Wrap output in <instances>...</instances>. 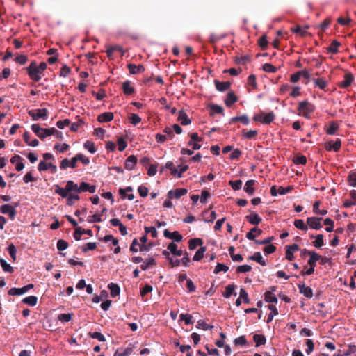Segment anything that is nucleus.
Here are the masks:
<instances>
[{
  "label": "nucleus",
  "instance_id": "f257e3e1",
  "mask_svg": "<svg viewBox=\"0 0 356 356\" xmlns=\"http://www.w3.org/2000/svg\"><path fill=\"white\" fill-rule=\"evenodd\" d=\"M75 192L79 193V185L73 181H67L65 188H61L58 185L55 186V193L60 195L63 198H66L67 193Z\"/></svg>",
  "mask_w": 356,
  "mask_h": 356
},
{
  "label": "nucleus",
  "instance_id": "f03ea898",
  "mask_svg": "<svg viewBox=\"0 0 356 356\" xmlns=\"http://www.w3.org/2000/svg\"><path fill=\"white\" fill-rule=\"evenodd\" d=\"M31 129L41 140H44L46 137L54 134H60V132L54 127L44 129L40 127L39 124H32Z\"/></svg>",
  "mask_w": 356,
  "mask_h": 356
},
{
  "label": "nucleus",
  "instance_id": "7ed1b4c3",
  "mask_svg": "<svg viewBox=\"0 0 356 356\" xmlns=\"http://www.w3.org/2000/svg\"><path fill=\"white\" fill-rule=\"evenodd\" d=\"M26 70L29 78L33 81H39L41 79L42 72L38 67L36 61L33 60L28 67H26Z\"/></svg>",
  "mask_w": 356,
  "mask_h": 356
},
{
  "label": "nucleus",
  "instance_id": "20e7f679",
  "mask_svg": "<svg viewBox=\"0 0 356 356\" xmlns=\"http://www.w3.org/2000/svg\"><path fill=\"white\" fill-rule=\"evenodd\" d=\"M314 105L309 102L307 100L300 102L298 104V111L306 118H309L310 115L314 111Z\"/></svg>",
  "mask_w": 356,
  "mask_h": 356
},
{
  "label": "nucleus",
  "instance_id": "39448f33",
  "mask_svg": "<svg viewBox=\"0 0 356 356\" xmlns=\"http://www.w3.org/2000/svg\"><path fill=\"white\" fill-rule=\"evenodd\" d=\"M275 116L273 112H270L268 113L261 112L260 113L255 115L253 117V120L259 122L263 124H268L275 120Z\"/></svg>",
  "mask_w": 356,
  "mask_h": 356
},
{
  "label": "nucleus",
  "instance_id": "423d86ee",
  "mask_svg": "<svg viewBox=\"0 0 356 356\" xmlns=\"http://www.w3.org/2000/svg\"><path fill=\"white\" fill-rule=\"evenodd\" d=\"M33 120H38L42 119L45 120L47 118L48 111L47 108L30 110L28 112Z\"/></svg>",
  "mask_w": 356,
  "mask_h": 356
},
{
  "label": "nucleus",
  "instance_id": "0eeeda50",
  "mask_svg": "<svg viewBox=\"0 0 356 356\" xmlns=\"http://www.w3.org/2000/svg\"><path fill=\"white\" fill-rule=\"evenodd\" d=\"M321 220L322 218L309 217L307 218V224L311 229L319 230L323 227Z\"/></svg>",
  "mask_w": 356,
  "mask_h": 356
},
{
  "label": "nucleus",
  "instance_id": "6e6552de",
  "mask_svg": "<svg viewBox=\"0 0 356 356\" xmlns=\"http://www.w3.org/2000/svg\"><path fill=\"white\" fill-rule=\"evenodd\" d=\"M0 211L3 214H8L12 220H13L16 216L15 209L10 204L2 205L0 207Z\"/></svg>",
  "mask_w": 356,
  "mask_h": 356
},
{
  "label": "nucleus",
  "instance_id": "1a4fd4ad",
  "mask_svg": "<svg viewBox=\"0 0 356 356\" xmlns=\"http://www.w3.org/2000/svg\"><path fill=\"white\" fill-rule=\"evenodd\" d=\"M300 293L303 294L307 298H312L313 297V291L309 286H306L303 282H300L298 284Z\"/></svg>",
  "mask_w": 356,
  "mask_h": 356
},
{
  "label": "nucleus",
  "instance_id": "9d476101",
  "mask_svg": "<svg viewBox=\"0 0 356 356\" xmlns=\"http://www.w3.org/2000/svg\"><path fill=\"white\" fill-rule=\"evenodd\" d=\"M188 191L186 188H177L175 190H170L168 193V197L170 200L172 198L179 199L181 196L186 195Z\"/></svg>",
  "mask_w": 356,
  "mask_h": 356
},
{
  "label": "nucleus",
  "instance_id": "9b49d317",
  "mask_svg": "<svg viewBox=\"0 0 356 356\" xmlns=\"http://www.w3.org/2000/svg\"><path fill=\"white\" fill-rule=\"evenodd\" d=\"M39 171H45L48 169H50L51 172L55 173L57 171V167L56 165H54L51 163H47L45 161H41L38 166Z\"/></svg>",
  "mask_w": 356,
  "mask_h": 356
},
{
  "label": "nucleus",
  "instance_id": "f8f14e48",
  "mask_svg": "<svg viewBox=\"0 0 356 356\" xmlns=\"http://www.w3.org/2000/svg\"><path fill=\"white\" fill-rule=\"evenodd\" d=\"M163 235L165 238L172 239L176 242H180L183 238V236L177 231L170 232L168 229H165Z\"/></svg>",
  "mask_w": 356,
  "mask_h": 356
},
{
  "label": "nucleus",
  "instance_id": "ddd939ff",
  "mask_svg": "<svg viewBox=\"0 0 356 356\" xmlns=\"http://www.w3.org/2000/svg\"><path fill=\"white\" fill-rule=\"evenodd\" d=\"M95 191L96 186L95 185H91L84 181L81 182L79 184V193L87 191L90 193H94Z\"/></svg>",
  "mask_w": 356,
  "mask_h": 356
},
{
  "label": "nucleus",
  "instance_id": "4468645a",
  "mask_svg": "<svg viewBox=\"0 0 356 356\" xmlns=\"http://www.w3.org/2000/svg\"><path fill=\"white\" fill-rule=\"evenodd\" d=\"M137 158L134 155H130L127 157L125 161L124 167L128 170H132L134 169L135 165L137 163Z\"/></svg>",
  "mask_w": 356,
  "mask_h": 356
},
{
  "label": "nucleus",
  "instance_id": "2eb2a0df",
  "mask_svg": "<svg viewBox=\"0 0 356 356\" xmlns=\"http://www.w3.org/2000/svg\"><path fill=\"white\" fill-rule=\"evenodd\" d=\"M127 68L131 74H139L145 71V67L142 65H136L135 64L130 63L127 65Z\"/></svg>",
  "mask_w": 356,
  "mask_h": 356
},
{
  "label": "nucleus",
  "instance_id": "dca6fc26",
  "mask_svg": "<svg viewBox=\"0 0 356 356\" xmlns=\"http://www.w3.org/2000/svg\"><path fill=\"white\" fill-rule=\"evenodd\" d=\"M216 88L220 92H224L229 89L231 83L229 81L221 82L218 80L214 81Z\"/></svg>",
  "mask_w": 356,
  "mask_h": 356
},
{
  "label": "nucleus",
  "instance_id": "f3484780",
  "mask_svg": "<svg viewBox=\"0 0 356 356\" xmlns=\"http://www.w3.org/2000/svg\"><path fill=\"white\" fill-rule=\"evenodd\" d=\"M238 97L234 94V92H229L227 95V97L225 99V104L227 106L231 107L235 102L238 101Z\"/></svg>",
  "mask_w": 356,
  "mask_h": 356
},
{
  "label": "nucleus",
  "instance_id": "a211bd4d",
  "mask_svg": "<svg viewBox=\"0 0 356 356\" xmlns=\"http://www.w3.org/2000/svg\"><path fill=\"white\" fill-rule=\"evenodd\" d=\"M177 120L184 126L188 125L191 123V119L188 118L187 114L182 110L178 113Z\"/></svg>",
  "mask_w": 356,
  "mask_h": 356
},
{
  "label": "nucleus",
  "instance_id": "6ab92c4d",
  "mask_svg": "<svg viewBox=\"0 0 356 356\" xmlns=\"http://www.w3.org/2000/svg\"><path fill=\"white\" fill-rule=\"evenodd\" d=\"M245 218L250 224L254 225H259L262 220L259 216L256 213H252L246 216Z\"/></svg>",
  "mask_w": 356,
  "mask_h": 356
},
{
  "label": "nucleus",
  "instance_id": "aec40b11",
  "mask_svg": "<svg viewBox=\"0 0 356 356\" xmlns=\"http://www.w3.org/2000/svg\"><path fill=\"white\" fill-rule=\"evenodd\" d=\"M354 80L353 74L350 72L346 73L344 76V80L340 83L339 86L343 88H348Z\"/></svg>",
  "mask_w": 356,
  "mask_h": 356
},
{
  "label": "nucleus",
  "instance_id": "412c9836",
  "mask_svg": "<svg viewBox=\"0 0 356 356\" xmlns=\"http://www.w3.org/2000/svg\"><path fill=\"white\" fill-rule=\"evenodd\" d=\"M114 118L113 113L111 112H106L104 113L100 114L97 117V120L99 122L103 123V122H108L113 120Z\"/></svg>",
  "mask_w": 356,
  "mask_h": 356
},
{
  "label": "nucleus",
  "instance_id": "4be33fe9",
  "mask_svg": "<svg viewBox=\"0 0 356 356\" xmlns=\"http://www.w3.org/2000/svg\"><path fill=\"white\" fill-rule=\"evenodd\" d=\"M255 181L253 179L248 180L244 186V191L250 195H252L254 193Z\"/></svg>",
  "mask_w": 356,
  "mask_h": 356
},
{
  "label": "nucleus",
  "instance_id": "5701e85b",
  "mask_svg": "<svg viewBox=\"0 0 356 356\" xmlns=\"http://www.w3.org/2000/svg\"><path fill=\"white\" fill-rule=\"evenodd\" d=\"M248 260L255 261L263 266H266V263L259 252H254L253 255L248 257Z\"/></svg>",
  "mask_w": 356,
  "mask_h": 356
},
{
  "label": "nucleus",
  "instance_id": "b1692460",
  "mask_svg": "<svg viewBox=\"0 0 356 356\" xmlns=\"http://www.w3.org/2000/svg\"><path fill=\"white\" fill-rule=\"evenodd\" d=\"M255 232L257 233V236H259L262 234L263 231L260 229H259L257 227H254L250 229L249 232L246 234V238L248 240L250 241H254L255 240Z\"/></svg>",
  "mask_w": 356,
  "mask_h": 356
},
{
  "label": "nucleus",
  "instance_id": "393cba45",
  "mask_svg": "<svg viewBox=\"0 0 356 356\" xmlns=\"http://www.w3.org/2000/svg\"><path fill=\"white\" fill-rule=\"evenodd\" d=\"M339 124L334 122L332 121L329 123L328 127L326 129V134L328 135H334L337 131L339 130Z\"/></svg>",
  "mask_w": 356,
  "mask_h": 356
},
{
  "label": "nucleus",
  "instance_id": "a878e982",
  "mask_svg": "<svg viewBox=\"0 0 356 356\" xmlns=\"http://www.w3.org/2000/svg\"><path fill=\"white\" fill-rule=\"evenodd\" d=\"M108 288L109 289V290L111 291V297L115 298V297L118 296V295H120V288L118 284L110 283L108 285Z\"/></svg>",
  "mask_w": 356,
  "mask_h": 356
},
{
  "label": "nucleus",
  "instance_id": "bb28decb",
  "mask_svg": "<svg viewBox=\"0 0 356 356\" xmlns=\"http://www.w3.org/2000/svg\"><path fill=\"white\" fill-rule=\"evenodd\" d=\"M122 90L126 95H132L135 92L134 88L131 86L129 81H126L122 83Z\"/></svg>",
  "mask_w": 356,
  "mask_h": 356
},
{
  "label": "nucleus",
  "instance_id": "cd10ccee",
  "mask_svg": "<svg viewBox=\"0 0 356 356\" xmlns=\"http://www.w3.org/2000/svg\"><path fill=\"white\" fill-rule=\"evenodd\" d=\"M309 256L310 258L307 261V264L311 267L315 268L316 265V261L321 259V255H319L318 254L314 251Z\"/></svg>",
  "mask_w": 356,
  "mask_h": 356
},
{
  "label": "nucleus",
  "instance_id": "c85d7f7f",
  "mask_svg": "<svg viewBox=\"0 0 356 356\" xmlns=\"http://www.w3.org/2000/svg\"><path fill=\"white\" fill-rule=\"evenodd\" d=\"M168 250L175 256H181L183 252L181 250H177V245L175 243H170L168 245Z\"/></svg>",
  "mask_w": 356,
  "mask_h": 356
},
{
  "label": "nucleus",
  "instance_id": "c756f323",
  "mask_svg": "<svg viewBox=\"0 0 356 356\" xmlns=\"http://www.w3.org/2000/svg\"><path fill=\"white\" fill-rule=\"evenodd\" d=\"M236 122H241L243 124H249V118L247 115H243L241 116H236L233 117L230 120V123H234Z\"/></svg>",
  "mask_w": 356,
  "mask_h": 356
},
{
  "label": "nucleus",
  "instance_id": "7c9ffc66",
  "mask_svg": "<svg viewBox=\"0 0 356 356\" xmlns=\"http://www.w3.org/2000/svg\"><path fill=\"white\" fill-rule=\"evenodd\" d=\"M234 284H229L225 287V291L223 293V296L225 298H229L232 295L236 296V293L234 292L235 290Z\"/></svg>",
  "mask_w": 356,
  "mask_h": 356
},
{
  "label": "nucleus",
  "instance_id": "2f4dec72",
  "mask_svg": "<svg viewBox=\"0 0 356 356\" xmlns=\"http://www.w3.org/2000/svg\"><path fill=\"white\" fill-rule=\"evenodd\" d=\"M203 243L201 238H192L188 241V248L190 250H193L196 249L198 245H202Z\"/></svg>",
  "mask_w": 356,
  "mask_h": 356
},
{
  "label": "nucleus",
  "instance_id": "473e14b6",
  "mask_svg": "<svg viewBox=\"0 0 356 356\" xmlns=\"http://www.w3.org/2000/svg\"><path fill=\"white\" fill-rule=\"evenodd\" d=\"M253 340L256 343V346L258 347L261 345H264L266 342V339L264 335L255 334L253 336Z\"/></svg>",
  "mask_w": 356,
  "mask_h": 356
},
{
  "label": "nucleus",
  "instance_id": "72a5a7b5",
  "mask_svg": "<svg viewBox=\"0 0 356 356\" xmlns=\"http://www.w3.org/2000/svg\"><path fill=\"white\" fill-rule=\"evenodd\" d=\"M316 87L321 90H325L327 86V81L323 78L313 79Z\"/></svg>",
  "mask_w": 356,
  "mask_h": 356
},
{
  "label": "nucleus",
  "instance_id": "f704fd0d",
  "mask_svg": "<svg viewBox=\"0 0 356 356\" xmlns=\"http://www.w3.org/2000/svg\"><path fill=\"white\" fill-rule=\"evenodd\" d=\"M156 264V263L154 258H149L140 265V268L143 270H147L150 266H155Z\"/></svg>",
  "mask_w": 356,
  "mask_h": 356
},
{
  "label": "nucleus",
  "instance_id": "c9c22d12",
  "mask_svg": "<svg viewBox=\"0 0 356 356\" xmlns=\"http://www.w3.org/2000/svg\"><path fill=\"white\" fill-rule=\"evenodd\" d=\"M264 300L266 302H272V303H277L278 301L277 297L273 293H272V291H266L265 292Z\"/></svg>",
  "mask_w": 356,
  "mask_h": 356
},
{
  "label": "nucleus",
  "instance_id": "e433bc0d",
  "mask_svg": "<svg viewBox=\"0 0 356 356\" xmlns=\"http://www.w3.org/2000/svg\"><path fill=\"white\" fill-rule=\"evenodd\" d=\"M321 204L320 201H316L313 204V211L318 215L325 216L327 213V211L325 209L319 210V206Z\"/></svg>",
  "mask_w": 356,
  "mask_h": 356
},
{
  "label": "nucleus",
  "instance_id": "4c0bfd02",
  "mask_svg": "<svg viewBox=\"0 0 356 356\" xmlns=\"http://www.w3.org/2000/svg\"><path fill=\"white\" fill-rule=\"evenodd\" d=\"M26 293V289H24V287H22V288H15V287H13V288H11L9 291H8V294L10 296H20V295H22L24 293Z\"/></svg>",
  "mask_w": 356,
  "mask_h": 356
},
{
  "label": "nucleus",
  "instance_id": "58836bf2",
  "mask_svg": "<svg viewBox=\"0 0 356 356\" xmlns=\"http://www.w3.org/2000/svg\"><path fill=\"white\" fill-rule=\"evenodd\" d=\"M340 45V42L334 40L331 42L330 47L327 48V51L332 54H337L339 52L338 47Z\"/></svg>",
  "mask_w": 356,
  "mask_h": 356
},
{
  "label": "nucleus",
  "instance_id": "ea45409f",
  "mask_svg": "<svg viewBox=\"0 0 356 356\" xmlns=\"http://www.w3.org/2000/svg\"><path fill=\"white\" fill-rule=\"evenodd\" d=\"M22 302L30 306H35L38 302V298L35 296H30L23 299Z\"/></svg>",
  "mask_w": 356,
  "mask_h": 356
},
{
  "label": "nucleus",
  "instance_id": "a19ab883",
  "mask_svg": "<svg viewBox=\"0 0 356 356\" xmlns=\"http://www.w3.org/2000/svg\"><path fill=\"white\" fill-rule=\"evenodd\" d=\"M293 162L297 165H305L307 163V158L304 155L297 154L293 157Z\"/></svg>",
  "mask_w": 356,
  "mask_h": 356
},
{
  "label": "nucleus",
  "instance_id": "79ce46f5",
  "mask_svg": "<svg viewBox=\"0 0 356 356\" xmlns=\"http://www.w3.org/2000/svg\"><path fill=\"white\" fill-rule=\"evenodd\" d=\"M348 184L353 187L356 186V171L351 170L348 176Z\"/></svg>",
  "mask_w": 356,
  "mask_h": 356
},
{
  "label": "nucleus",
  "instance_id": "37998d69",
  "mask_svg": "<svg viewBox=\"0 0 356 356\" xmlns=\"http://www.w3.org/2000/svg\"><path fill=\"white\" fill-rule=\"evenodd\" d=\"M206 251V247L201 246L200 248L195 252L193 259L197 261L201 260L204 257V253Z\"/></svg>",
  "mask_w": 356,
  "mask_h": 356
},
{
  "label": "nucleus",
  "instance_id": "c03bdc74",
  "mask_svg": "<svg viewBox=\"0 0 356 356\" xmlns=\"http://www.w3.org/2000/svg\"><path fill=\"white\" fill-rule=\"evenodd\" d=\"M0 264L5 272L12 273L14 271L13 268L2 258H0Z\"/></svg>",
  "mask_w": 356,
  "mask_h": 356
},
{
  "label": "nucleus",
  "instance_id": "a18cd8bd",
  "mask_svg": "<svg viewBox=\"0 0 356 356\" xmlns=\"http://www.w3.org/2000/svg\"><path fill=\"white\" fill-rule=\"evenodd\" d=\"M294 226L302 231H307L308 229V225H306L304 222V221L301 219H298L294 221Z\"/></svg>",
  "mask_w": 356,
  "mask_h": 356
},
{
  "label": "nucleus",
  "instance_id": "49530a36",
  "mask_svg": "<svg viewBox=\"0 0 356 356\" xmlns=\"http://www.w3.org/2000/svg\"><path fill=\"white\" fill-rule=\"evenodd\" d=\"M83 146L85 149H88L91 154H94L97 151L95 143L91 140H86Z\"/></svg>",
  "mask_w": 356,
  "mask_h": 356
},
{
  "label": "nucleus",
  "instance_id": "de8ad7c7",
  "mask_svg": "<svg viewBox=\"0 0 356 356\" xmlns=\"http://www.w3.org/2000/svg\"><path fill=\"white\" fill-rule=\"evenodd\" d=\"M211 108V115H213L214 113L224 114L223 108L221 106L217 104H212L210 106Z\"/></svg>",
  "mask_w": 356,
  "mask_h": 356
},
{
  "label": "nucleus",
  "instance_id": "09e8293b",
  "mask_svg": "<svg viewBox=\"0 0 356 356\" xmlns=\"http://www.w3.org/2000/svg\"><path fill=\"white\" fill-rule=\"evenodd\" d=\"M309 28L308 26H306L304 29H302L301 26H297L294 28L291 29V31L296 33H299L301 36L304 37L307 34V29Z\"/></svg>",
  "mask_w": 356,
  "mask_h": 356
},
{
  "label": "nucleus",
  "instance_id": "8fccbe9b",
  "mask_svg": "<svg viewBox=\"0 0 356 356\" xmlns=\"http://www.w3.org/2000/svg\"><path fill=\"white\" fill-rule=\"evenodd\" d=\"M229 184L231 186L233 190L238 191L242 187V181L240 179L231 180L229 181Z\"/></svg>",
  "mask_w": 356,
  "mask_h": 356
},
{
  "label": "nucleus",
  "instance_id": "3c124183",
  "mask_svg": "<svg viewBox=\"0 0 356 356\" xmlns=\"http://www.w3.org/2000/svg\"><path fill=\"white\" fill-rule=\"evenodd\" d=\"M324 244L323 241V234H318L316 236V240L313 242V245L314 247L319 248L322 247Z\"/></svg>",
  "mask_w": 356,
  "mask_h": 356
},
{
  "label": "nucleus",
  "instance_id": "603ef678",
  "mask_svg": "<svg viewBox=\"0 0 356 356\" xmlns=\"http://www.w3.org/2000/svg\"><path fill=\"white\" fill-rule=\"evenodd\" d=\"M229 270V267L226 265L220 263H218L216 266L215 267L213 273L215 274L219 273L220 271H223L225 273L227 272Z\"/></svg>",
  "mask_w": 356,
  "mask_h": 356
},
{
  "label": "nucleus",
  "instance_id": "864d4df0",
  "mask_svg": "<svg viewBox=\"0 0 356 356\" xmlns=\"http://www.w3.org/2000/svg\"><path fill=\"white\" fill-rule=\"evenodd\" d=\"M179 317H180V320L184 321V322L186 325H190V324L193 323V321H192L193 316L189 314H181Z\"/></svg>",
  "mask_w": 356,
  "mask_h": 356
},
{
  "label": "nucleus",
  "instance_id": "5fc2aeb1",
  "mask_svg": "<svg viewBox=\"0 0 356 356\" xmlns=\"http://www.w3.org/2000/svg\"><path fill=\"white\" fill-rule=\"evenodd\" d=\"M88 334L92 339H96L99 341L104 342L106 341L105 337L99 332H89Z\"/></svg>",
  "mask_w": 356,
  "mask_h": 356
},
{
  "label": "nucleus",
  "instance_id": "6e6d98bb",
  "mask_svg": "<svg viewBox=\"0 0 356 356\" xmlns=\"http://www.w3.org/2000/svg\"><path fill=\"white\" fill-rule=\"evenodd\" d=\"M258 134L257 131L256 130H250L248 131H243V136L248 139H252L255 138Z\"/></svg>",
  "mask_w": 356,
  "mask_h": 356
},
{
  "label": "nucleus",
  "instance_id": "4d7b16f0",
  "mask_svg": "<svg viewBox=\"0 0 356 356\" xmlns=\"http://www.w3.org/2000/svg\"><path fill=\"white\" fill-rule=\"evenodd\" d=\"M323 223L325 225H327L325 230L327 232H331L334 229V221L330 218H326L324 220Z\"/></svg>",
  "mask_w": 356,
  "mask_h": 356
},
{
  "label": "nucleus",
  "instance_id": "13d9d810",
  "mask_svg": "<svg viewBox=\"0 0 356 356\" xmlns=\"http://www.w3.org/2000/svg\"><path fill=\"white\" fill-rule=\"evenodd\" d=\"M197 329H202L203 330H208L213 328V326L207 324L204 321L200 320L197 321V324L196 325Z\"/></svg>",
  "mask_w": 356,
  "mask_h": 356
},
{
  "label": "nucleus",
  "instance_id": "bf43d9fd",
  "mask_svg": "<svg viewBox=\"0 0 356 356\" xmlns=\"http://www.w3.org/2000/svg\"><path fill=\"white\" fill-rule=\"evenodd\" d=\"M262 69L264 71H265L266 72H271V73H275L277 70V68L275 66H274L270 63H265L263 65Z\"/></svg>",
  "mask_w": 356,
  "mask_h": 356
},
{
  "label": "nucleus",
  "instance_id": "052dcab7",
  "mask_svg": "<svg viewBox=\"0 0 356 356\" xmlns=\"http://www.w3.org/2000/svg\"><path fill=\"white\" fill-rule=\"evenodd\" d=\"M305 345L307 346V349L305 352L307 355L311 354L314 349V343L312 339H307L305 342Z\"/></svg>",
  "mask_w": 356,
  "mask_h": 356
},
{
  "label": "nucleus",
  "instance_id": "680f3d73",
  "mask_svg": "<svg viewBox=\"0 0 356 356\" xmlns=\"http://www.w3.org/2000/svg\"><path fill=\"white\" fill-rule=\"evenodd\" d=\"M80 199V197L79 195H75L72 193H67V204L69 206H72L73 204V200H79Z\"/></svg>",
  "mask_w": 356,
  "mask_h": 356
},
{
  "label": "nucleus",
  "instance_id": "e2e57ef3",
  "mask_svg": "<svg viewBox=\"0 0 356 356\" xmlns=\"http://www.w3.org/2000/svg\"><path fill=\"white\" fill-rule=\"evenodd\" d=\"M72 318V314H60L59 316H58V320L63 322V323H67V322H69L70 321H71Z\"/></svg>",
  "mask_w": 356,
  "mask_h": 356
},
{
  "label": "nucleus",
  "instance_id": "0e129e2a",
  "mask_svg": "<svg viewBox=\"0 0 356 356\" xmlns=\"http://www.w3.org/2000/svg\"><path fill=\"white\" fill-rule=\"evenodd\" d=\"M141 244H140L138 243V241L137 238H134L133 241H132V243L130 245V251L132 252H137L138 251V248L140 249V245Z\"/></svg>",
  "mask_w": 356,
  "mask_h": 356
},
{
  "label": "nucleus",
  "instance_id": "69168bd1",
  "mask_svg": "<svg viewBox=\"0 0 356 356\" xmlns=\"http://www.w3.org/2000/svg\"><path fill=\"white\" fill-rule=\"evenodd\" d=\"M97 248V243L95 242H89L86 246L82 248V252H86L88 250H94Z\"/></svg>",
  "mask_w": 356,
  "mask_h": 356
},
{
  "label": "nucleus",
  "instance_id": "338daca9",
  "mask_svg": "<svg viewBox=\"0 0 356 356\" xmlns=\"http://www.w3.org/2000/svg\"><path fill=\"white\" fill-rule=\"evenodd\" d=\"M68 247V243L63 239H60L57 242V248L60 251H63Z\"/></svg>",
  "mask_w": 356,
  "mask_h": 356
},
{
  "label": "nucleus",
  "instance_id": "774afa93",
  "mask_svg": "<svg viewBox=\"0 0 356 356\" xmlns=\"http://www.w3.org/2000/svg\"><path fill=\"white\" fill-rule=\"evenodd\" d=\"M131 351L132 350L130 348H126L123 352H119L118 350H117L114 353L113 356H129L131 354Z\"/></svg>",
  "mask_w": 356,
  "mask_h": 356
}]
</instances>
